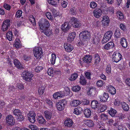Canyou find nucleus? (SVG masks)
Instances as JSON below:
<instances>
[{
  "label": "nucleus",
  "mask_w": 130,
  "mask_h": 130,
  "mask_svg": "<svg viewBox=\"0 0 130 130\" xmlns=\"http://www.w3.org/2000/svg\"><path fill=\"white\" fill-rule=\"evenodd\" d=\"M43 69V67H42L38 66L35 69V71L36 72L38 73L41 71Z\"/></svg>",
  "instance_id": "052dcab7"
},
{
  "label": "nucleus",
  "mask_w": 130,
  "mask_h": 130,
  "mask_svg": "<svg viewBox=\"0 0 130 130\" xmlns=\"http://www.w3.org/2000/svg\"><path fill=\"white\" fill-rule=\"evenodd\" d=\"M122 58V55L119 53L115 52L112 55V60L116 62H118Z\"/></svg>",
  "instance_id": "423d86ee"
},
{
  "label": "nucleus",
  "mask_w": 130,
  "mask_h": 130,
  "mask_svg": "<svg viewBox=\"0 0 130 130\" xmlns=\"http://www.w3.org/2000/svg\"><path fill=\"white\" fill-rule=\"evenodd\" d=\"M46 15L48 19L51 20H53V18L50 12H46Z\"/></svg>",
  "instance_id": "5fc2aeb1"
},
{
  "label": "nucleus",
  "mask_w": 130,
  "mask_h": 130,
  "mask_svg": "<svg viewBox=\"0 0 130 130\" xmlns=\"http://www.w3.org/2000/svg\"><path fill=\"white\" fill-rule=\"evenodd\" d=\"M76 34L75 32L70 33L68 37L67 40L69 42H71L74 40L75 38Z\"/></svg>",
  "instance_id": "f3484780"
},
{
  "label": "nucleus",
  "mask_w": 130,
  "mask_h": 130,
  "mask_svg": "<svg viewBox=\"0 0 130 130\" xmlns=\"http://www.w3.org/2000/svg\"><path fill=\"white\" fill-rule=\"evenodd\" d=\"M13 113L16 117L22 114L20 111L18 109H15L13 111Z\"/></svg>",
  "instance_id": "864d4df0"
},
{
  "label": "nucleus",
  "mask_w": 130,
  "mask_h": 130,
  "mask_svg": "<svg viewBox=\"0 0 130 130\" xmlns=\"http://www.w3.org/2000/svg\"><path fill=\"white\" fill-rule=\"evenodd\" d=\"M22 12L21 10H18L15 16L17 18H20L22 15Z\"/></svg>",
  "instance_id": "13d9d810"
},
{
  "label": "nucleus",
  "mask_w": 130,
  "mask_h": 130,
  "mask_svg": "<svg viewBox=\"0 0 130 130\" xmlns=\"http://www.w3.org/2000/svg\"><path fill=\"white\" fill-rule=\"evenodd\" d=\"M90 33L87 31L81 32L79 34L80 41L77 44L78 46L86 45L90 38Z\"/></svg>",
  "instance_id": "f03ea898"
},
{
  "label": "nucleus",
  "mask_w": 130,
  "mask_h": 130,
  "mask_svg": "<svg viewBox=\"0 0 130 130\" xmlns=\"http://www.w3.org/2000/svg\"><path fill=\"white\" fill-rule=\"evenodd\" d=\"M98 101L95 100H93L91 102V106L94 109L97 108L98 106Z\"/></svg>",
  "instance_id": "f704fd0d"
},
{
  "label": "nucleus",
  "mask_w": 130,
  "mask_h": 130,
  "mask_svg": "<svg viewBox=\"0 0 130 130\" xmlns=\"http://www.w3.org/2000/svg\"><path fill=\"white\" fill-rule=\"evenodd\" d=\"M96 92V88L94 87H92L90 88L89 90L87 92V94L88 95H94Z\"/></svg>",
  "instance_id": "cd10ccee"
},
{
  "label": "nucleus",
  "mask_w": 130,
  "mask_h": 130,
  "mask_svg": "<svg viewBox=\"0 0 130 130\" xmlns=\"http://www.w3.org/2000/svg\"><path fill=\"white\" fill-rule=\"evenodd\" d=\"M39 24L41 32H43L47 36H49L52 34V30L49 28L50 24L47 20L44 19H41Z\"/></svg>",
  "instance_id": "f257e3e1"
},
{
  "label": "nucleus",
  "mask_w": 130,
  "mask_h": 130,
  "mask_svg": "<svg viewBox=\"0 0 130 130\" xmlns=\"http://www.w3.org/2000/svg\"><path fill=\"white\" fill-rule=\"evenodd\" d=\"M92 59V56L89 55H85L83 58V61L87 63L91 62Z\"/></svg>",
  "instance_id": "a211bd4d"
},
{
  "label": "nucleus",
  "mask_w": 130,
  "mask_h": 130,
  "mask_svg": "<svg viewBox=\"0 0 130 130\" xmlns=\"http://www.w3.org/2000/svg\"><path fill=\"white\" fill-rule=\"evenodd\" d=\"M65 93L63 91L56 92L53 94V97L55 99H58L62 98L65 95Z\"/></svg>",
  "instance_id": "9d476101"
},
{
  "label": "nucleus",
  "mask_w": 130,
  "mask_h": 130,
  "mask_svg": "<svg viewBox=\"0 0 130 130\" xmlns=\"http://www.w3.org/2000/svg\"><path fill=\"white\" fill-rule=\"evenodd\" d=\"M56 56L55 54L52 53L51 54V57L50 60V61L52 64H54L55 63Z\"/></svg>",
  "instance_id": "e433bc0d"
},
{
  "label": "nucleus",
  "mask_w": 130,
  "mask_h": 130,
  "mask_svg": "<svg viewBox=\"0 0 130 130\" xmlns=\"http://www.w3.org/2000/svg\"><path fill=\"white\" fill-rule=\"evenodd\" d=\"M77 12H78L76 10L75 8L74 7L73 8L70 9V13L72 15H74L77 13Z\"/></svg>",
  "instance_id": "4d7b16f0"
},
{
  "label": "nucleus",
  "mask_w": 130,
  "mask_h": 130,
  "mask_svg": "<svg viewBox=\"0 0 130 130\" xmlns=\"http://www.w3.org/2000/svg\"><path fill=\"white\" fill-rule=\"evenodd\" d=\"M72 20L73 22V26L74 27L78 28L81 26V23L75 17L72 18Z\"/></svg>",
  "instance_id": "dca6fc26"
},
{
  "label": "nucleus",
  "mask_w": 130,
  "mask_h": 130,
  "mask_svg": "<svg viewBox=\"0 0 130 130\" xmlns=\"http://www.w3.org/2000/svg\"><path fill=\"white\" fill-rule=\"evenodd\" d=\"M6 36L7 38L9 41H11L12 40L13 35L11 31H9L7 33Z\"/></svg>",
  "instance_id": "58836bf2"
},
{
  "label": "nucleus",
  "mask_w": 130,
  "mask_h": 130,
  "mask_svg": "<svg viewBox=\"0 0 130 130\" xmlns=\"http://www.w3.org/2000/svg\"><path fill=\"white\" fill-rule=\"evenodd\" d=\"M46 102L50 107H52V102L50 99H47L46 100Z\"/></svg>",
  "instance_id": "0e129e2a"
},
{
  "label": "nucleus",
  "mask_w": 130,
  "mask_h": 130,
  "mask_svg": "<svg viewBox=\"0 0 130 130\" xmlns=\"http://www.w3.org/2000/svg\"><path fill=\"white\" fill-rule=\"evenodd\" d=\"M29 127L32 130H39L37 126L35 125H31L29 126Z\"/></svg>",
  "instance_id": "680f3d73"
},
{
  "label": "nucleus",
  "mask_w": 130,
  "mask_h": 130,
  "mask_svg": "<svg viewBox=\"0 0 130 130\" xmlns=\"http://www.w3.org/2000/svg\"><path fill=\"white\" fill-rule=\"evenodd\" d=\"M106 72L108 74H109L111 72V67L110 65L107 66L106 69Z\"/></svg>",
  "instance_id": "774afa93"
},
{
  "label": "nucleus",
  "mask_w": 130,
  "mask_h": 130,
  "mask_svg": "<svg viewBox=\"0 0 130 130\" xmlns=\"http://www.w3.org/2000/svg\"><path fill=\"white\" fill-rule=\"evenodd\" d=\"M107 108V107L105 105H102L100 109V110L98 111V112H102L104 111Z\"/></svg>",
  "instance_id": "69168bd1"
},
{
  "label": "nucleus",
  "mask_w": 130,
  "mask_h": 130,
  "mask_svg": "<svg viewBox=\"0 0 130 130\" xmlns=\"http://www.w3.org/2000/svg\"><path fill=\"white\" fill-rule=\"evenodd\" d=\"M91 75L92 74L89 72H85V76L88 79H91Z\"/></svg>",
  "instance_id": "bf43d9fd"
},
{
  "label": "nucleus",
  "mask_w": 130,
  "mask_h": 130,
  "mask_svg": "<svg viewBox=\"0 0 130 130\" xmlns=\"http://www.w3.org/2000/svg\"><path fill=\"white\" fill-rule=\"evenodd\" d=\"M107 90L111 94H114L116 93V90L114 87L112 86H109Z\"/></svg>",
  "instance_id": "a878e982"
},
{
  "label": "nucleus",
  "mask_w": 130,
  "mask_h": 130,
  "mask_svg": "<svg viewBox=\"0 0 130 130\" xmlns=\"http://www.w3.org/2000/svg\"><path fill=\"white\" fill-rule=\"evenodd\" d=\"M102 23V26L105 27L108 25L109 23V19L108 16L106 15L103 17Z\"/></svg>",
  "instance_id": "6e6552de"
},
{
  "label": "nucleus",
  "mask_w": 130,
  "mask_h": 130,
  "mask_svg": "<svg viewBox=\"0 0 130 130\" xmlns=\"http://www.w3.org/2000/svg\"><path fill=\"white\" fill-rule=\"evenodd\" d=\"M103 11L105 14H113L114 12V9L112 7H110L108 8L106 10H103Z\"/></svg>",
  "instance_id": "5701e85b"
},
{
  "label": "nucleus",
  "mask_w": 130,
  "mask_h": 130,
  "mask_svg": "<svg viewBox=\"0 0 130 130\" xmlns=\"http://www.w3.org/2000/svg\"><path fill=\"white\" fill-rule=\"evenodd\" d=\"M73 121L70 119H67L64 122L65 125L68 127H71L73 125Z\"/></svg>",
  "instance_id": "4be33fe9"
},
{
  "label": "nucleus",
  "mask_w": 130,
  "mask_h": 130,
  "mask_svg": "<svg viewBox=\"0 0 130 130\" xmlns=\"http://www.w3.org/2000/svg\"><path fill=\"white\" fill-rule=\"evenodd\" d=\"M100 100L103 102H105L107 101L108 98V95L107 93H104L103 95L102 96H100Z\"/></svg>",
  "instance_id": "393cba45"
},
{
  "label": "nucleus",
  "mask_w": 130,
  "mask_h": 130,
  "mask_svg": "<svg viewBox=\"0 0 130 130\" xmlns=\"http://www.w3.org/2000/svg\"><path fill=\"white\" fill-rule=\"evenodd\" d=\"M81 103V101L79 100H74L71 101L70 104L71 106L75 107L79 105Z\"/></svg>",
  "instance_id": "6ab92c4d"
},
{
  "label": "nucleus",
  "mask_w": 130,
  "mask_h": 130,
  "mask_svg": "<svg viewBox=\"0 0 130 130\" xmlns=\"http://www.w3.org/2000/svg\"><path fill=\"white\" fill-rule=\"evenodd\" d=\"M79 82L81 84L84 85L86 84L87 81L84 76H81L80 78Z\"/></svg>",
  "instance_id": "4c0bfd02"
},
{
  "label": "nucleus",
  "mask_w": 130,
  "mask_h": 130,
  "mask_svg": "<svg viewBox=\"0 0 130 130\" xmlns=\"http://www.w3.org/2000/svg\"><path fill=\"white\" fill-rule=\"evenodd\" d=\"M61 1V6L63 8H66L68 4L67 1V0H62Z\"/></svg>",
  "instance_id": "a19ab883"
},
{
  "label": "nucleus",
  "mask_w": 130,
  "mask_h": 130,
  "mask_svg": "<svg viewBox=\"0 0 130 130\" xmlns=\"http://www.w3.org/2000/svg\"><path fill=\"white\" fill-rule=\"evenodd\" d=\"M117 111L116 110L113 108H111L110 109L108 110V113L112 117H114L116 114Z\"/></svg>",
  "instance_id": "c9c22d12"
},
{
  "label": "nucleus",
  "mask_w": 130,
  "mask_h": 130,
  "mask_svg": "<svg viewBox=\"0 0 130 130\" xmlns=\"http://www.w3.org/2000/svg\"><path fill=\"white\" fill-rule=\"evenodd\" d=\"M84 113L86 117L88 118L91 115V112L89 109L86 108L84 110Z\"/></svg>",
  "instance_id": "2f4dec72"
},
{
  "label": "nucleus",
  "mask_w": 130,
  "mask_h": 130,
  "mask_svg": "<svg viewBox=\"0 0 130 130\" xmlns=\"http://www.w3.org/2000/svg\"><path fill=\"white\" fill-rule=\"evenodd\" d=\"M23 79L26 81L30 82L32 80L33 75L31 73L27 71H25L23 73Z\"/></svg>",
  "instance_id": "39448f33"
},
{
  "label": "nucleus",
  "mask_w": 130,
  "mask_h": 130,
  "mask_svg": "<svg viewBox=\"0 0 130 130\" xmlns=\"http://www.w3.org/2000/svg\"><path fill=\"white\" fill-rule=\"evenodd\" d=\"M71 26L69 23L65 22L62 25L61 29L63 31H66L71 28Z\"/></svg>",
  "instance_id": "2eb2a0df"
},
{
  "label": "nucleus",
  "mask_w": 130,
  "mask_h": 130,
  "mask_svg": "<svg viewBox=\"0 0 130 130\" xmlns=\"http://www.w3.org/2000/svg\"><path fill=\"white\" fill-rule=\"evenodd\" d=\"M21 45L20 40L19 39H16L13 44L14 46L17 48H19L21 47Z\"/></svg>",
  "instance_id": "c756f323"
},
{
  "label": "nucleus",
  "mask_w": 130,
  "mask_h": 130,
  "mask_svg": "<svg viewBox=\"0 0 130 130\" xmlns=\"http://www.w3.org/2000/svg\"><path fill=\"white\" fill-rule=\"evenodd\" d=\"M101 118L102 120H106L108 119V116L105 114H102L101 116Z\"/></svg>",
  "instance_id": "e2e57ef3"
},
{
  "label": "nucleus",
  "mask_w": 130,
  "mask_h": 130,
  "mask_svg": "<svg viewBox=\"0 0 130 130\" xmlns=\"http://www.w3.org/2000/svg\"><path fill=\"white\" fill-rule=\"evenodd\" d=\"M114 104V105L116 106H118L120 105L121 103L119 99H115Z\"/></svg>",
  "instance_id": "3c124183"
},
{
  "label": "nucleus",
  "mask_w": 130,
  "mask_h": 130,
  "mask_svg": "<svg viewBox=\"0 0 130 130\" xmlns=\"http://www.w3.org/2000/svg\"><path fill=\"white\" fill-rule=\"evenodd\" d=\"M120 41L122 47L124 48L127 47V44L126 39L124 37L122 38L121 39Z\"/></svg>",
  "instance_id": "bb28decb"
},
{
  "label": "nucleus",
  "mask_w": 130,
  "mask_h": 130,
  "mask_svg": "<svg viewBox=\"0 0 130 130\" xmlns=\"http://www.w3.org/2000/svg\"><path fill=\"white\" fill-rule=\"evenodd\" d=\"M45 117L47 120H50L51 118L52 113L48 111H45L44 112Z\"/></svg>",
  "instance_id": "473e14b6"
},
{
  "label": "nucleus",
  "mask_w": 130,
  "mask_h": 130,
  "mask_svg": "<svg viewBox=\"0 0 130 130\" xmlns=\"http://www.w3.org/2000/svg\"><path fill=\"white\" fill-rule=\"evenodd\" d=\"M81 87L79 86L73 87L72 88V90L75 92H77L80 90Z\"/></svg>",
  "instance_id": "de8ad7c7"
},
{
  "label": "nucleus",
  "mask_w": 130,
  "mask_h": 130,
  "mask_svg": "<svg viewBox=\"0 0 130 130\" xmlns=\"http://www.w3.org/2000/svg\"><path fill=\"white\" fill-rule=\"evenodd\" d=\"M73 113L74 114L78 115L80 114L83 111V109L80 107H77L75 108L74 109Z\"/></svg>",
  "instance_id": "412c9836"
},
{
  "label": "nucleus",
  "mask_w": 130,
  "mask_h": 130,
  "mask_svg": "<svg viewBox=\"0 0 130 130\" xmlns=\"http://www.w3.org/2000/svg\"><path fill=\"white\" fill-rule=\"evenodd\" d=\"M93 13L94 15L95 18H99L102 15V11L100 8H98L94 10Z\"/></svg>",
  "instance_id": "9b49d317"
},
{
  "label": "nucleus",
  "mask_w": 130,
  "mask_h": 130,
  "mask_svg": "<svg viewBox=\"0 0 130 130\" xmlns=\"http://www.w3.org/2000/svg\"><path fill=\"white\" fill-rule=\"evenodd\" d=\"M33 52L34 56L37 59H40L43 56L42 50L40 47H35L33 49Z\"/></svg>",
  "instance_id": "7ed1b4c3"
},
{
  "label": "nucleus",
  "mask_w": 130,
  "mask_h": 130,
  "mask_svg": "<svg viewBox=\"0 0 130 130\" xmlns=\"http://www.w3.org/2000/svg\"><path fill=\"white\" fill-rule=\"evenodd\" d=\"M115 37L116 38H120L121 34L119 28H117L116 29L115 34Z\"/></svg>",
  "instance_id": "a18cd8bd"
},
{
  "label": "nucleus",
  "mask_w": 130,
  "mask_h": 130,
  "mask_svg": "<svg viewBox=\"0 0 130 130\" xmlns=\"http://www.w3.org/2000/svg\"><path fill=\"white\" fill-rule=\"evenodd\" d=\"M35 116L36 114L34 111H30L28 114V119L31 123H34L35 121Z\"/></svg>",
  "instance_id": "1a4fd4ad"
},
{
  "label": "nucleus",
  "mask_w": 130,
  "mask_h": 130,
  "mask_svg": "<svg viewBox=\"0 0 130 130\" xmlns=\"http://www.w3.org/2000/svg\"><path fill=\"white\" fill-rule=\"evenodd\" d=\"M6 121L7 124L10 125L13 124L15 122L13 117L11 115H8L7 116Z\"/></svg>",
  "instance_id": "f8f14e48"
},
{
  "label": "nucleus",
  "mask_w": 130,
  "mask_h": 130,
  "mask_svg": "<svg viewBox=\"0 0 130 130\" xmlns=\"http://www.w3.org/2000/svg\"><path fill=\"white\" fill-rule=\"evenodd\" d=\"M38 122L41 124H44L45 123V120L42 116H38L37 119Z\"/></svg>",
  "instance_id": "72a5a7b5"
},
{
  "label": "nucleus",
  "mask_w": 130,
  "mask_h": 130,
  "mask_svg": "<svg viewBox=\"0 0 130 130\" xmlns=\"http://www.w3.org/2000/svg\"><path fill=\"white\" fill-rule=\"evenodd\" d=\"M114 46V43L112 42H110L104 45V48L105 50H109L112 49Z\"/></svg>",
  "instance_id": "4468645a"
},
{
  "label": "nucleus",
  "mask_w": 130,
  "mask_h": 130,
  "mask_svg": "<svg viewBox=\"0 0 130 130\" xmlns=\"http://www.w3.org/2000/svg\"><path fill=\"white\" fill-rule=\"evenodd\" d=\"M121 106L124 110L127 111L129 110V107L128 105L125 102H123L121 103Z\"/></svg>",
  "instance_id": "7c9ffc66"
},
{
  "label": "nucleus",
  "mask_w": 130,
  "mask_h": 130,
  "mask_svg": "<svg viewBox=\"0 0 130 130\" xmlns=\"http://www.w3.org/2000/svg\"><path fill=\"white\" fill-rule=\"evenodd\" d=\"M77 77V73H74L71 75L69 78V80L71 81H73L76 79Z\"/></svg>",
  "instance_id": "37998d69"
},
{
  "label": "nucleus",
  "mask_w": 130,
  "mask_h": 130,
  "mask_svg": "<svg viewBox=\"0 0 130 130\" xmlns=\"http://www.w3.org/2000/svg\"><path fill=\"white\" fill-rule=\"evenodd\" d=\"M64 47L65 51L68 52H71L73 49V46L69 44H64Z\"/></svg>",
  "instance_id": "aec40b11"
},
{
  "label": "nucleus",
  "mask_w": 130,
  "mask_h": 130,
  "mask_svg": "<svg viewBox=\"0 0 130 130\" xmlns=\"http://www.w3.org/2000/svg\"><path fill=\"white\" fill-rule=\"evenodd\" d=\"M54 72V70L53 68H49L47 71V73L48 75L50 76H53Z\"/></svg>",
  "instance_id": "6e6d98bb"
},
{
  "label": "nucleus",
  "mask_w": 130,
  "mask_h": 130,
  "mask_svg": "<svg viewBox=\"0 0 130 130\" xmlns=\"http://www.w3.org/2000/svg\"><path fill=\"white\" fill-rule=\"evenodd\" d=\"M44 87H40L38 90V93L40 95H42L44 92Z\"/></svg>",
  "instance_id": "09e8293b"
},
{
  "label": "nucleus",
  "mask_w": 130,
  "mask_h": 130,
  "mask_svg": "<svg viewBox=\"0 0 130 130\" xmlns=\"http://www.w3.org/2000/svg\"><path fill=\"white\" fill-rule=\"evenodd\" d=\"M112 35L111 31H108L104 34V38L102 40V42L103 43L108 42L111 38Z\"/></svg>",
  "instance_id": "20e7f679"
},
{
  "label": "nucleus",
  "mask_w": 130,
  "mask_h": 130,
  "mask_svg": "<svg viewBox=\"0 0 130 130\" xmlns=\"http://www.w3.org/2000/svg\"><path fill=\"white\" fill-rule=\"evenodd\" d=\"M117 17L120 20L123 19L124 18L123 13L120 11H118L117 12Z\"/></svg>",
  "instance_id": "79ce46f5"
},
{
  "label": "nucleus",
  "mask_w": 130,
  "mask_h": 130,
  "mask_svg": "<svg viewBox=\"0 0 130 130\" xmlns=\"http://www.w3.org/2000/svg\"><path fill=\"white\" fill-rule=\"evenodd\" d=\"M16 118L18 121H22L24 119V118L22 114L18 115L16 117Z\"/></svg>",
  "instance_id": "603ef678"
},
{
  "label": "nucleus",
  "mask_w": 130,
  "mask_h": 130,
  "mask_svg": "<svg viewBox=\"0 0 130 130\" xmlns=\"http://www.w3.org/2000/svg\"><path fill=\"white\" fill-rule=\"evenodd\" d=\"M90 6L91 8H94L97 6V4L95 2H92L90 3Z\"/></svg>",
  "instance_id": "338daca9"
},
{
  "label": "nucleus",
  "mask_w": 130,
  "mask_h": 130,
  "mask_svg": "<svg viewBox=\"0 0 130 130\" xmlns=\"http://www.w3.org/2000/svg\"><path fill=\"white\" fill-rule=\"evenodd\" d=\"M10 25V22L9 20H6L4 21L2 26V29L3 31L7 30L8 27Z\"/></svg>",
  "instance_id": "ddd939ff"
},
{
  "label": "nucleus",
  "mask_w": 130,
  "mask_h": 130,
  "mask_svg": "<svg viewBox=\"0 0 130 130\" xmlns=\"http://www.w3.org/2000/svg\"><path fill=\"white\" fill-rule=\"evenodd\" d=\"M95 63L97 64L100 61V59L99 55L95 54L94 55Z\"/></svg>",
  "instance_id": "c03bdc74"
},
{
  "label": "nucleus",
  "mask_w": 130,
  "mask_h": 130,
  "mask_svg": "<svg viewBox=\"0 0 130 130\" xmlns=\"http://www.w3.org/2000/svg\"><path fill=\"white\" fill-rule=\"evenodd\" d=\"M104 83L103 81L100 80L97 82L96 85L98 87H102L103 86Z\"/></svg>",
  "instance_id": "8fccbe9b"
},
{
  "label": "nucleus",
  "mask_w": 130,
  "mask_h": 130,
  "mask_svg": "<svg viewBox=\"0 0 130 130\" xmlns=\"http://www.w3.org/2000/svg\"><path fill=\"white\" fill-rule=\"evenodd\" d=\"M85 124L89 127H92L94 125V123L93 121L90 120H84Z\"/></svg>",
  "instance_id": "b1692460"
},
{
  "label": "nucleus",
  "mask_w": 130,
  "mask_h": 130,
  "mask_svg": "<svg viewBox=\"0 0 130 130\" xmlns=\"http://www.w3.org/2000/svg\"><path fill=\"white\" fill-rule=\"evenodd\" d=\"M65 104L64 103L63 100H60L57 103L56 107L57 109L59 111L63 110L64 108Z\"/></svg>",
  "instance_id": "0eeeda50"
},
{
  "label": "nucleus",
  "mask_w": 130,
  "mask_h": 130,
  "mask_svg": "<svg viewBox=\"0 0 130 130\" xmlns=\"http://www.w3.org/2000/svg\"><path fill=\"white\" fill-rule=\"evenodd\" d=\"M14 63L16 67L18 69H20L22 67V64L17 59H15L14 60Z\"/></svg>",
  "instance_id": "c85d7f7f"
},
{
  "label": "nucleus",
  "mask_w": 130,
  "mask_h": 130,
  "mask_svg": "<svg viewBox=\"0 0 130 130\" xmlns=\"http://www.w3.org/2000/svg\"><path fill=\"white\" fill-rule=\"evenodd\" d=\"M29 20L31 23L35 26L36 25V23L34 17L32 15H30L29 17Z\"/></svg>",
  "instance_id": "ea45409f"
},
{
  "label": "nucleus",
  "mask_w": 130,
  "mask_h": 130,
  "mask_svg": "<svg viewBox=\"0 0 130 130\" xmlns=\"http://www.w3.org/2000/svg\"><path fill=\"white\" fill-rule=\"evenodd\" d=\"M8 57L12 58H14L15 57L16 55L13 51H11L9 52Z\"/></svg>",
  "instance_id": "49530a36"
}]
</instances>
